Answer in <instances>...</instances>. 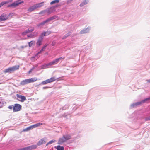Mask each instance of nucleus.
<instances>
[{
  "label": "nucleus",
  "instance_id": "f257e3e1",
  "mask_svg": "<svg viewBox=\"0 0 150 150\" xmlns=\"http://www.w3.org/2000/svg\"><path fill=\"white\" fill-rule=\"evenodd\" d=\"M71 139V136L69 134H66L63 135L62 137L59 138L58 142V144H62L66 141Z\"/></svg>",
  "mask_w": 150,
  "mask_h": 150
},
{
  "label": "nucleus",
  "instance_id": "f03ea898",
  "mask_svg": "<svg viewBox=\"0 0 150 150\" xmlns=\"http://www.w3.org/2000/svg\"><path fill=\"white\" fill-rule=\"evenodd\" d=\"M19 67V65L14 66L12 67H9L5 69L4 70V72L5 73H11L13 72L14 71L18 69Z\"/></svg>",
  "mask_w": 150,
  "mask_h": 150
},
{
  "label": "nucleus",
  "instance_id": "7ed1b4c3",
  "mask_svg": "<svg viewBox=\"0 0 150 150\" xmlns=\"http://www.w3.org/2000/svg\"><path fill=\"white\" fill-rule=\"evenodd\" d=\"M36 80L37 79L35 78L27 79L22 81L20 83V84L21 85H24L29 83L33 82L36 81Z\"/></svg>",
  "mask_w": 150,
  "mask_h": 150
},
{
  "label": "nucleus",
  "instance_id": "20e7f679",
  "mask_svg": "<svg viewBox=\"0 0 150 150\" xmlns=\"http://www.w3.org/2000/svg\"><path fill=\"white\" fill-rule=\"evenodd\" d=\"M150 100V97L147 98L145 99H144L142 100L141 101L137 102L135 103H133L131 105V107H134L136 106L137 105H139L141 104L144 103Z\"/></svg>",
  "mask_w": 150,
  "mask_h": 150
},
{
  "label": "nucleus",
  "instance_id": "39448f33",
  "mask_svg": "<svg viewBox=\"0 0 150 150\" xmlns=\"http://www.w3.org/2000/svg\"><path fill=\"white\" fill-rule=\"evenodd\" d=\"M22 2H23V1L21 2L20 0H18L14 2L13 3H12L8 5L7 6V7L14 8L18 6Z\"/></svg>",
  "mask_w": 150,
  "mask_h": 150
},
{
  "label": "nucleus",
  "instance_id": "423d86ee",
  "mask_svg": "<svg viewBox=\"0 0 150 150\" xmlns=\"http://www.w3.org/2000/svg\"><path fill=\"white\" fill-rule=\"evenodd\" d=\"M57 79L54 77H52L46 80L43 81L41 83V84L42 85H45L47 83H51L55 81Z\"/></svg>",
  "mask_w": 150,
  "mask_h": 150
},
{
  "label": "nucleus",
  "instance_id": "0eeeda50",
  "mask_svg": "<svg viewBox=\"0 0 150 150\" xmlns=\"http://www.w3.org/2000/svg\"><path fill=\"white\" fill-rule=\"evenodd\" d=\"M21 106L18 104H15L13 106V111L16 112L19 111L21 109Z\"/></svg>",
  "mask_w": 150,
  "mask_h": 150
},
{
  "label": "nucleus",
  "instance_id": "6e6552de",
  "mask_svg": "<svg viewBox=\"0 0 150 150\" xmlns=\"http://www.w3.org/2000/svg\"><path fill=\"white\" fill-rule=\"evenodd\" d=\"M47 141L46 138H44L40 139L37 143V146H39L41 145L45 144Z\"/></svg>",
  "mask_w": 150,
  "mask_h": 150
},
{
  "label": "nucleus",
  "instance_id": "1a4fd4ad",
  "mask_svg": "<svg viewBox=\"0 0 150 150\" xmlns=\"http://www.w3.org/2000/svg\"><path fill=\"white\" fill-rule=\"evenodd\" d=\"M16 96L17 97V99L21 102H23L26 100L25 97L23 96L17 94L16 95Z\"/></svg>",
  "mask_w": 150,
  "mask_h": 150
},
{
  "label": "nucleus",
  "instance_id": "9d476101",
  "mask_svg": "<svg viewBox=\"0 0 150 150\" xmlns=\"http://www.w3.org/2000/svg\"><path fill=\"white\" fill-rule=\"evenodd\" d=\"M43 38L44 37H43L41 35L39 36L36 42V45H37L38 46H39L42 45Z\"/></svg>",
  "mask_w": 150,
  "mask_h": 150
},
{
  "label": "nucleus",
  "instance_id": "9b49d317",
  "mask_svg": "<svg viewBox=\"0 0 150 150\" xmlns=\"http://www.w3.org/2000/svg\"><path fill=\"white\" fill-rule=\"evenodd\" d=\"M46 12L48 14H50L55 11V7H52L46 9Z\"/></svg>",
  "mask_w": 150,
  "mask_h": 150
},
{
  "label": "nucleus",
  "instance_id": "f8f14e48",
  "mask_svg": "<svg viewBox=\"0 0 150 150\" xmlns=\"http://www.w3.org/2000/svg\"><path fill=\"white\" fill-rule=\"evenodd\" d=\"M8 18V15L4 13L2 14L0 16V21H3L6 20Z\"/></svg>",
  "mask_w": 150,
  "mask_h": 150
},
{
  "label": "nucleus",
  "instance_id": "ddd939ff",
  "mask_svg": "<svg viewBox=\"0 0 150 150\" xmlns=\"http://www.w3.org/2000/svg\"><path fill=\"white\" fill-rule=\"evenodd\" d=\"M91 27H88L87 28L81 30L80 32V33L81 34H83L86 33H87L89 32Z\"/></svg>",
  "mask_w": 150,
  "mask_h": 150
},
{
  "label": "nucleus",
  "instance_id": "4468645a",
  "mask_svg": "<svg viewBox=\"0 0 150 150\" xmlns=\"http://www.w3.org/2000/svg\"><path fill=\"white\" fill-rule=\"evenodd\" d=\"M48 22H49V21H48L47 19L46 20L44 21L43 22L38 24V25L37 26L38 27L41 28L43 26L45 23H48Z\"/></svg>",
  "mask_w": 150,
  "mask_h": 150
},
{
  "label": "nucleus",
  "instance_id": "2eb2a0df",
  "mask_svg": "<svg viewBox=\"0 0 150 150\" xmlns=\"http://www.w3.org/2000/svg\"><path fill=\"white\" fill-rule=\"evenodd\" d=\"M52 33L51 31H44L40 35L43 37L44 36H46Z\"/></svg>",
  "mask_w": 150,
  "mask_h": 150
},
{
  "label": "nucleus",
  "instance_id": "dca6fc26",
  "mask_svg": "<svg viewBox=\"0 0 150 150\" xmlns=\"http://www.w3.org/2000/svg\"><path fill=\"white\" fill-rule=\"evenodd\" d=\"M59 62V61L57 59H56L53 60L52 62L49 63V64H50V66H52L57 64Z\"/></svg>",
  "mask_w": 150,
  "mask_h": 150
},
{
  "label": "nucleus",
  "instance_id": "f3484780",
  "mask_svg": "<svg viewBox=\"0 0 150 150\" xmlns=\"http://www.w3.org/2000/svg\"><path fill=\"white\" fill-rule=\"evenodd\" d=\"M37 9V8L35 6V4L34 5L30 7L28 9V11L29 12H30L33 11Z\"/></svg>",
  "mask_w": 150,
  "mask_h": 150
},
{
  "label": "nucleus",
  "instance_id": "a211bd4d",
  "mask_svg": "<svg viewBox=\"0 0 150 150\" xmlns=\"http://www.w3.org/2000/svg\"><path fill=\"white\" fill-rule=\"evenodd\" d=\"M33 128H34V127L33 126V125H32L31 126H29V127H28L26 128L25 129H23V132H27V131H29L30 130H32Z\"/></svg>",
  "mask_w": 150,
  "mask_h": 150
},
{
  "label": "nucleus",
  "instance_id": "6ab92c4d",
  "mask_svg": "<svg viewBox=\"0 0 150 150\" xmlns=\"http://www.w3.org/2000/svg\"><path fill=\"white\" fill-rule=\"evenodd\" d=\"M38 35L37 32H33L30 35H28L27 36L28 37L33 38L35 36H36Z\"/></svg>",
  "mask_w": 150,
  "mask_h": 150
},
{
  "label": "nucleus",
  "instance_id": "aec40b11",
  "mask_svg": "<svg viewBox=\"0 0 150 150\" xmlns=\"http://www.w3.org/2000/svg\"><path fill=\"white\" fill-rule=\"evenodd\" d=\"M37 146L36 145H33L31 146H28V150H32L33 149H34L37 148Z\"/></svg>",
  "mask_w": 150,
  "mask_h": 150
},
{
  "label": "nucleus",
  "instance_id": "412c9836",
  "mask_svg": "<svg viewBox=\"0 0 150 150\" xmlns=\"http://www.w3.org/2000/svg\"><path fill=\"white\" fill-rule=\"evenodd\" d=\"M44 2H42L41 3L35 4L37 9L40 8L44 5Z\"/></svg>",
  "mask_w": 150,
  "mask_h": 150
},
{
  "label": "nucleus",
  "instance_id": "4be33fe9",
  "mask_svg": "<svg viewBox=\"0 0 150 150\" xmlns=\"http://www.w3.org/2000/svg\"><path fill=\"white\" fill-rule=\"evenodd\" d=\"M88 2V0H84L80 4V6L82 7L87 4Z\"/></svg>",
  "mask_w": 150,
  "mask_h": 150
},
{
  "label": "nucleus",
  "instance_id": "5701e85b",
  "mask_svg": "<svg viewBox=\"0 0 150 150\" xmlns=\"http://www.w3.org/2000/svg\"><path fill=\"white\" fill-rule=\"evenodd\" d=\"M57 17V16L54 15L51 17H50L47 19L49 22L52 20L56 19Z\"/></svg>",
  "mask_w": 150,
  "mask_h": 150
},
{
  "label": "nucleus",
  "instance_id": "b1692460",
  "mask_svg": "<svg viewBox=\"0 0 150 150\" xmlns=\"http://www.w3.org/2000/svg\"><path fill=\"white\" fill-rule=\"evenodd\" d=\"M71 34V33L70 32H69V33L66 34L63 37V38H62V39H66V38H67V37L68 36H69Z\"/></svg>",
  "mask_w": 150,
  "mask_h": 150
},
{
  "label": "nucleus",
  "instance_id": "393cba45",
  "mask_svg": "<svg viewBox=\"0 0 150 150\" xmlns=\"http://www.w3.org/2000/svg\"><path fill=\"white\" fill-rule=\"evenodd\" d=\"M69 107V105L68 104L65 105L62 108L60 109V110H65L67 109Z\"/></svg>",
  "mask_w": 150,
  "mask_h": 150
},
{
  "label": "nucleus",
  "instance_id": "a878e982",
  "mask_svg": "<svg viewBox=\"0 0 150 150\" xmlns=\"http://www.w3.org/2000/svg\"><path fill=\"white\" fill-rule=\"evenodd\" d=\"M50 66V65L49 64V63L47 64H45L41 66L42 69H45L48 66Z\"/></svg>",
  "mask_w": 150,
  "mask_h": 150
},
{
  "label": "nucleus",
  "instance_id": "bb28decb",
  "mask_svg": "<svg viewBox=\"0 0 150 150\" xmlns=\"http://www.w3.org/2000/svg\"><path fill=\"white\" fill-rule=\"evenodd\" d=\"M55 142V140H51L46 144V146H47L51 144L54 143Z\"/></svg>",
  "mask_w": 150,
  "mask_h": 150
},
{
  "label": "nucleus",
  "instance_id": "cd10ccee",
  "mask_svg": "<svg viewBox=\"0 0 150 150\" xmlns=\"http://www.w3.org/2000/svg\"><path fill=\"white\" fill-rule=\"evenodd\" d=\"M56 149L57 150H64V148L62 146L58 145L57 146Z\"/></svg>",
  "mask_w": 150,
  "mask_h": 150
},
{
  "label": "nucleus",
  "instance_id": "c85d7f7f",
  "mask_svg": "<svg viewBox=\"0 0 150 150\" xmlns=\"http://www.w3.org/2000/svg\"><path fill=\"white\" fill-rule=\"evenodd\" d=\"M42 125V123H37V124H36L33 125V126L34 128L36 127H37L39 126L40 125Z\"/></svg>",
  "mask_w": 150,
  "mask_h": 150
},
{
  "label": "nucleus",
  "instance_id": "c756f323",
  "mask_svg": "<svg viewBox=\"0 0 150 150\" xmlns=\"http://www.w3.org/2000/svg\"><path fill=\"white\" fill-rule=\"evenodd\" d=\"M59 0H54L51 1L50 3V4L51 5H52L55 4L57 3H59Z\"/></svg>",
  "mask_w": 150,
  "mask_h": 150
},
{
  "label": "nucleus",
  "instance_id": "7c9ffc66",
  "mask_svg": "<svg viewBox=\"0 0 150 150\" xmlns=\"http://www.w3.org/2000/svg\"><path fill=\"white\" fill-rule=\"evenodd\" d=\"M35 43V41L33 40L31 41L30 42H28V45L30 47H31L32 45Z\"/></svg>",
  "mask_w": 150,
  "mask_h": 150
},
{
  "label": "nucleus",
  "instance_id": "2f4dec72",
  "mask_svg": "<svg viewBox=\"0 0 150 150\" xmlns=\"http://www.w3.org/2000/svg\"><path fill=\"white\" fill-rule=\"evenodd\" d=\"M8 3V2L7 1H3L0 3V7Z\"/></svg>",
  "mask_w": 150,
  "mask_h": 150
},
{
  "label": "nucleus",
  "instance_id": "473e14b6",
  "mask_svg": "<svg viewBox=\"0 0 150 150\" xmlns=\"http://www.w3.org/2000/svg\"><path fill=\"white\" fill-rule=\"evenodd\" d=\"M28 29H29L30 32L33 31L34 30V27H30Z\"/></svg>",
  "mask_w": 150,
  "mask_h": 150
},
{
  "label": "nucleus",
  "instance_id": "72a5a7b5",
  "mask_svg": "<svg viewBox=\"0 0 150 150\" xmlns=\"http://www.w3.org/2000/svg\"><path fill=\"white\" fill-rule=\"evenodd\" d=\"M45 13H47L46 9L40 11V12H39V14H44Z\"/></svg>",
  "mask_w": 150,
  "mask_h": 150
},
{
  "label": "nucleus",
  "instance_id": "f704fd0d",
  "mask_svg": "<svg viewBox=\"0 0 150 150\" xmlns=\"http://www.w3.org/2000/svg\"><path fill=\"white\" fill-rule=\"evenodd\" d=\"M65 58L64 57H60L57 58L59 61L60 60L64 59Z\"/></svg>",
  "mask_w": 150,
  "mask_h": 150
},
{
  "label": "nucleus",
  "instance_id": "c9c22d12",
  "mask_svg": "<svg viewBox=\"0 0 150 150\" xmlns=\"http://www.w3.org/2000/svg\"><path fill=\"white\" fill-rule=\"evenodd\" d=\"M42 51H41V50H40L39 52H38V53H37V54L35 55V57H33V58H35V57H37V56H38V55L39 54H41V53H42Z\"/></svg>",
  "mask_w": 150,
  "mask_h": 150
},
{
  "label": "nucleus",
  "instance_id": "e433bc0d",
  "mask_svg": "<svg viewBox=\"0 0 150 150\" xmlns=\"http://www.w3.org/2000/svg\"><path fill=\"white\" fill-rule=\"evenodd\" d=\"M145 120L146 121L150 120V116L149 117H146L145 118Z\"/></svg>",
  "mask_w": 150,
  "mask_h": 150
},
{
  "label": "nucleus",
  "instance_id": "4c0bfd02",
  "mask_svg": "<svg viewBox=\"0 0 150 150\" xmlns=\"http://www.w3.org/2000/svg\"><path fill=\"white\" fill-rule=\"evenodd\" d=\"M28 147H26L21 149L20 150H28Z\"/></svg>",
  "mask_w": 150,
  "mask_h": 150
},
{
  "label": "nucleus",
  "instance_id": "58836bf2",
  "mask_svg": "<svg viewBox=\"0 0 150 150\" xmlns=\"http://www.w3.org/2000/svg\"><path fill=\"white\" fill-rule=\"evenodd\" d=\"M62 117H65V118H67V115H66L65 114H63V115H62Z\"/></svg>",
  "mask_w": 150,
  "mask_h": 150
},
{
  "label": "nucleus",
  "instance_id": "ea45409f",
  "mask_svg": "<svg viewBox=\"0 0 150 150\" xmlns=\"http://www.w3.org/2000/svg\"><path fill=\"white\" fill-rule=\"evenodd\" d=\"M27 33L25 31L22 33V35H25Z\"/></svg>",
  "mask_w": 150,
  "mask_h": 150
},
{
  "label": "nucleus",
  "instance_id": "a19ab883",
  "mask_svg": "<svg viewBox=\"0 0 150 150\" xmlns=\"http://www.w3.org/2000/svg\"><path fill=\"white\" fill-rule=\"evenodd\" d=\"M46 48H45V47H43L41 49V51H44L45 49H46Z\"/></svg>",
  "mask_w": 150,
  "mask_h": 150
},
{
  "label": "nucleus",
  "instance_id": "79ce46f5",
  "mask_svg": "<svg viewBox=\"0 0 150 150\" xmlns=\"http://www.w3.org/2000/svg\"><path fill=\"white\" fill-rule=\"evenodd\" d=\"M8 108L9 109H12V108H13V105H11L9 106L8 107Z\"/></svg>",
  "mask_w": 150,
  "mask_h": 150
},
{
  "label": "nucleus",
  "instance_id": "37998d69",
  "mask_svg": "<svg viewBox=\"0 0 150 150\" xmlns=\"http://www.w3.org/2000/svg\"><path fill=\"white\" fill-rule=\"evenodd\" d=\"M25 31L27 33L29 32H30L28 29V30H26Z\"/></svg>",
  "mask_w": 150,
  "mask_h": 150
},
{
  "label": "nucleus",
  "instance_id": "c03bdc74",
  "mask_svg": "<svg viewBox=\"0 0 150 150\" xmlns=\"http://www.w3.org/2000/svg\"><path fill=\"white\" fill-rule=\"evenodd\" d=\"M73 0H67V3H70Z\"/></svg>",
  "mask_w": 150,
  "mask_h": 150
},
{
  "label": "nucleus",
  "instance_id": "a18cd8bd",
  "mask_svg": "<svg viewBox=\"0 0 150 150\" xmlns=\"http://www.w3.org/2000/svg\"><path fill=\"white\" fill-rule=\"evenodd\" d=\"M55 42H53L52 43V46H54L55 45Z\"/></svg>",
  "mask_w": 150,
  "mask_h": 150
},
{
  "label": "nucleus",
  "instance_id": "49530a36",
  "mask_svg": "<svg viewBox=\"0 0 150 150\" xmlns=\"http://www.w3.org/2000/svg\"><path fill=\"white\" fill-rule=\"evenodd\" d=\"M48 45V44H45L43 47H45V48H46V47H47V46Z\"/></svg>",
  "mask_w": 150,
  "mask_h": 150
},
{
  "label": "nucleus",
  "instance_id": "de8ad7c7",
  "mask_svg": "<svg viewBox=\"0 0 150 150\" xmlns=\"http://www.w3.org/2000/svg\"><path fill=\"white\" fill-rule=\"evenodd\" d=\"M32 69H31L30 71H29V73L30 74L32 71Z\"/></svg>",
  "mask_w": 150,
  "mask_h": 150
},
{
  "label": "nucleus",
  "instance_id": "09e8293b",
  "mask_svg": "<svg viewBox=\"0 0 150 150\" xmlns=\"http://www.w3.org/2000/svg\"><path fill=\"white\" fill-rule=\"evenodd\" d=\"M48 88V87H43V89H46V88Z\"/></svg>",
  "mask_w": 150,
  "mask_h": 150
},
{
  "label": "nucleus",
  "instance_id": "8fccbe9b",
  "mask_svg": "<svg viewBox=\"0 0 150 150\" xmlns=\"http://www.w3.org/2000/svg\"><path fill=\"white\" fill-rule=\"evenodd\" d=\"M147 81L148 82H150V79L147 80Z\"/></svg>",
  "mask_w": 150,
  "mask_h": 150
},
{
  "label": "nucleus",
  "instance_id": "3c124183",
  "mask_svg": "<svg viewBox=\"0 0 150 150\" xmlns=\"http://www.w3.org/2000/svg\"><path fill=\"white\" fill-rule=\"evenodd\" d=\"M34 69V67H33L31 69H32V70H33Z\"/></svg>",
  "mask_w": 150,
  "mask_h": 150
},
{
  "label": "nucleus",
  "instance_id": "603ef678",
  "mask_svg": "<svg viewBox=\"0 0 150 150\" xmlns=\"http://www.w3.org/2000/svg\"><path fill=\"white\" fill-rule=\"evenodd\" d=\"M1 84V83H0V84Z\"/></svg>",
  "mask_w": 150,
  "mask_h": 150
}]
</instances>
